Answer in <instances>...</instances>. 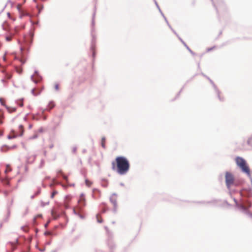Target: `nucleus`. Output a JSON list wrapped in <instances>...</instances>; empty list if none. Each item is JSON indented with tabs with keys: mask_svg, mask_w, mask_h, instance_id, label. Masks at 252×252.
<instances>
[{
	"mask_svg": "<svg viewBox=\"0 0 252 252\" xmlns=\"http://www.w3.org/2000/svg\"><path fill=\"white\" fill-rule=\"evenodd\" d=\"M112 169L120 175H125L127 173L130 168L128 159L125 157L119 156L116 158L115 161L111 163Z\"/></svg>",
	"mask_w": 252,
	"mask_h": 252,
	"instance_id": "nucleus-1",
	"label": "nucleus"
},
{
	"mask_svg": "<svg viewBox=\"0 0 252 252\" xmlns=\"http://www.w3.org/2000/svg\"><path fill=\"white\" fill-rule=\"evenodd\" d=\"M18 118L20 119V123L19 126V131H17L16 132L12 131V134H10L8 136L9 139L13 138L19 136H22L23 134L24 131L23 123H25L26 122L27 118L26 116H18L15 118V120Z\"/></svg>",
	"mask_w": 252,
	"mask_h": 252,
	"instance_id": "nucleus-2",
	"label": "nucleus"
},
{
	"mask_svg": "<svg viewBox=\"0 0 252 252\" xmlns=\"http://www.w3.org/2000/svg\"><path fill=\"white\" fill-rule=\"evenodd\" d=\"M237 165L241 169L243 172L248 175H250V169L247 165L246 160L241 157H237L235 159Z\"/></svg>",
	"mask_w": 252,
	"mask_h": 252,
	"instance_id": "nucleus-3",
	"label": "nucleus"
},
{
	"mask_svg": "<svg viewBox=\"0 0 252 252\" xmlns=\"http://www.w3.org/2000/svg\"><path fill=\"white\" fill-rule=\"evenodd\" d=\"M225 180L227 188L230 189L233 186H238L239 183L235 182L234 175L229 172H226L225 173Z\"/></svg>",
	"mask_w": 252,
	"mask_h": 252,
	"instance_id": "nucleus-4",
	"label": "nucleus"
},
{
	"mask_svg": "<svg viewBox=\"0 0 252 252\" xmlns=\"http://www.w3.org/2000/svg\"><path fill=\"white\" fill-rule=\"evenodd\" d=\"M110 201L113 205V208L114 211H116L118 208L117 199V197L115 195H113L110 198Z\"/></svg>",
	"mask_w": 252,
	"mask_h": 252,
	"instance_id": "nucleus-5",
	"label": "nucleus"
},
{
	"mask_svg": "<svg viewBox=\"0 0 252 252\" xmlns=\"http://www.w3.org/2000/svg\"><path fill=\"white\" fill-rule=\"evenodd\" d=\"M78 203L81 206H84L85 205V200L83 196L80 197V198L78 201Z\"/></svg>",
	"mask_w": 252,
	"mask_h": 252,
	"instance_id": "nucleus-6",
	"label": "nucleus"
},
{
	"mask_svg": "<svg viewBox=\"0 0 252 252\" xmlns=\"http://www.w3.org/2000/svg\"><path fill=\"white\" fill-rule=\"evenodd\" d=\"M6 109H7L8 112L10 113L14 112L16 110V108L15 107H12L7 106Z\"/></svg>",
	"mask_w": 252,
	"mask_h": 252,
	"instance_id": "nucleus-7",
	"label": "nucleus"
},
{
	"mask_svg": "<svg viewBox=\"0 0 252 252\" xmlns=\"http://www.w3.org/2000/svg\"><path fill=\"white\" fill-rule=\"evenodd\" d=\"M105 142H106V139L105 137H102V139H101V146L102 147L105 149L106 146H105Z\"/></svg>",
	"mask_w": 252,
	"mask_h": 252,
	"instance_id": "nucleus-8",
	"label": "nucleus"
},
{
	"mask_svg": "<svg viewBox=\"0 0 252 252\" xmlns=\"http://www.w3.org/2000/svg\"><path fill=\"white\" fill-rule=\"evenodd\" d=\"M1 182L3 184H6V185H9V181L7 177L1 179Z\"/></svg>",
	"mask_w": 252,
	"mask_h": 252,
	"instance_id": "nucleus-9",
	"label": "nucleus"
},
{
	"mask_svg": "<svg viewBox=\"0 0 252 252\" xmlns=\"http://www.w3.org/2000/svg\"><path fill=\"white\" fill-rule=\"evenodd\" d=\"M37 77V79H35L34 77H32V79L33 81L35 83H37L39 82V81L40 80V77H39L38 76Z\"/></svg>",
	"mask_w": 252,
	"mask_h": 252,
	"instance_id": "nucleus-10",
	"label": "nucleus"
},
{
	"mask_svg": "<svg viewBox=\"0 0 252 252\" xmlns=\"http://www.w3.org/2000/svg\"><path fill=\"white\" fill-rule=\"evenodd\" d=\"M85 183L88 187H91V186L92 185V182L88 180H86Z\"/></svg>",
	"mask_w": 252,
	"mask_h": 252,
	"instance_id": "nucleus-11",
	"label": "nucleus"
},
{
	"mask_svg": "<svg viewBox=\"0 0 252 252\" xmlns=\"http://www.w3.org/2000/svg\"><path fill=\"white\" fill-rule=\"evenodd\" d=\"M11 168L10 167V166H8V165H7V166H6V169H5V173H6V174L7 173H8V172H9L11 171Z\"/></svg>",
	"mask_w": 252,
	"mask_h": 252,
	"instance_id": "nucleus-12",
	"label": "nucleus"
},
{
	"mask_svg": "<svg viewBox=\"0 0 252 252\" xmlns=\"http://www.w3.org/2000/svg\"><path fill=\"white\" fill-rule=\"evenodd\" d=\"M3 118V114H2V112L0 110V124H2V119Z\"/></svg>",
	"mask_w": 252,
	"mask_h": 252,
	"instance_id": "nucleus-13",
	"label": "nucleus"
},
{
	"mask_svg": "<svg viewBox=\"0 0 252 252\" xmlns=\"http://www.w3.org/2000/svg\"><path fill=\"white\" fill-rule=\"evenodd\" d=\"M248 143L252 148V136L248 140Z\"/></svg>",
	"mask_w": 252,
	"mask_h": 252,
	"instance_id": "nucleus-14",
	"label": "nucleus"
},
{
	"mask_svg": "<svg viewBox=\"0 0 252 252\" xmlns=\"http://www.w3.org/2000/svg\"><path fill=\"white\" fill-rule=\"evenodd\" d=\"M57 193H58V191H56V190H54V191H53V192L52 193V194H51V198H54V196H55L56 194H57Z\"/></svg>",
	"mask_w": 252,
	"mask_h": 252,
	"instance_id": "nucleus-15",
	"label": "nucleus"
},
{
	"mask_svg": "<svg viewBox=\"0 0 252 252\" xmlns=\"http://www.w3.org/2000/svg\"><path fill=\"white\" fill-rule=\"evenodd\" d=\"M49 109H51L54 107V104L53 102H51L49 104Z\"/></svg>",
	"mask_w": 252,
	"mask_h": 252,
	"instance_id": "nucleus-16",
	"label": "nucleus"
},
{
	"mask_svg": "<svg viewBox=\"0 0 252 252\" xmlns=\"http://www.w3.org/2000/svg\"><path fill=\"white\" fill-rule=\"evenodd\" d=\"M11 39H12V36H6V40L7 41H10L11 40Z\"/></svg>",
	"mask_w": 252,
	"mask_h": 252,
	"instance_id": "nucleus-17",
	"label": "nucleus"
},
{
	"mask_svg": "<svg viewBox=\"0 0 252 252\" xmlns=\"http://www.w3.org/2000/svg\"><path fill=\"white\" fill-rule=\"evenodd\" d=\"M21 7H22V4H18L17 5V8L19 10H20V9H21Z\"/></svg>",
	"mask_w": 252,
	"mask_h": 252,
	"instance_id": "nucleus-18",
	"label": "nucleus"
},
{
	"mask_svg": "<svg viewBox=\"0 0 252 252\" xmlns=\"http://www.w3.org/2000/svg\"><path fill=\"white\" fill-rule=\"evenodd\" d=\"M60 172H61V173L62 174V176H63V179H64V180H65L66 181H67V176H65L64 174H63L62 173V172H61V171H60Z\"/></svg>",
	"mask_w": 252,
	"mask_h": 252,
	"instance_id": "nucleus-19",
	"label": "nucleus"
},
{
	"mask_svg": "<svg viewBox=\"0 0 252 252\" xmlns=\"http://www.w3.org/2000/svg\"><path fill=\"white\" fill-rule=\"evenodd\" d=\"M55 87L56 90H58L59 89V86L58 84H56Z\"/></svg>",
	"mask_w": 252,
	"mask_h": 252,
	"instance_id": "nucleus-20",
	"label": "nucleus"
},
{
	"mask_svg": "<svg viewBox=\"0 0 252 252\" xmlns=\"http://www.w3.org/2000/svg\"><path fill=\"white\" fill-rule=\"evenodd\" d=\"M11 245H12V246L13 247V250H14L15 249V248H16V247H15V244H14V243H12V244H11Z\"/></svg>",
	"mask_w": 252,
	"mask_h": 252,
	"instance_id": "nucleus-21",
	"label": "nucleus"
},
{
	"mask_svg": "<svg viewBox=\"0 0 252 252\" xmlns=\"http://www.w3.org/2000/svg\"><path fill=\"white\" fill-rule=\"evenodd\" d=\"M51 234V232H49V231H47V232H46L45 233V235H49Z\"/></svg>",
	"mask_w": 252,
	"mask_h": 252,
	"instance_id": "nucleus-22",
	"label": "nucleus"
},
{
	"mask_svg": "<svg viewBox=\"0 0 252 252\" xmlns=\"http://www.w3.org/2000/svg\"><path fill=\"white\" fill-rule=\"evenodd\" d=\"M18 104L20 106L22 107L23 106V102H21V103H18Z\"/></svg>",
	"mask_w": 252,
	"mask_h": 252,
	"instance_id": "nucleus-23",
	"label": "nucleus"
},
{
	"mask_svg": "<svg viewBox=\"0 0 252 252\" xmlns=\"http://www.w3.org/2000/svg\"><path fill=\"white\" fill-rule=\"evenodd\" d=\"M0 101L1 102V104H2V105H3V99H1V98H0Z\"/></svg>",
	"mask_w": 252,
	"mask_h": 252,
	"instance_id": "nucleus-24",
	"label": "nucleus"
},
{
	"mask_svg": "<svg viewBox=\"0 0 252 252\" xmlns=\"http://www.w3.org/2000/svg\"><path fill=\"white\" fill-rule=\"evenodd\" d=\"M98 222H102V220H98Z\"/></svg>",
	"mask_w": 252,
	"mask_h": 252,
	"instance_id": "nucleus-25",
	"label": "nucleus"
},
{
	"mask_svg": "<svg viewBox=\"0 0 252 252\" xmlns=\"http://www.w3.org/2000/svg\"><path fill=\"white\" fill-rule=\"evenodd\" d=\"M26 2V0H24V2Z\"/></svg>",
	"mask_w": 252,
	"mask_h": 252,
	"instance_id": "nucleus-26",
	"label": "nucleus"
},
{
	"mask_svg": "<svg viewBox=\"0 0 252 252\" xmlns=\"http://www.w3.org/2000/svg\"><path fill=\"white\" fill-rule=\"evenodd\" d=\"M1 133H0V135H1Z\"/></svg>",
	"mask_w": 252,
	"mask_h": 252,
	"instance_id": "nucleus-27",
	"label": "nucleus"
}]
</instances>
